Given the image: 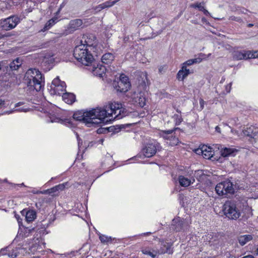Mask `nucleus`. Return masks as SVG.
Instances as JSON below:
<instances>
[{
  "mask_svg": "<svg viewBox=\"0 0 258 258\" xmlns=\"http://www.w3.org/2000/svg\"><path fill=\"white\" fill-rule=\"evenodd\" d=\"M161 148L160 143L156 141H150L147 143L143 148L142 152L146 157L150 158L153 157Z\"/></svg>",
  "mask_w": 258,
  "mask_h": 258,
  "instance_id": "10",
  "label": "nucleus"
},
{
  "mask_svg": "<svg viewBox=\"0 0 258 258\" xmlns=\"http://www.w3.org/2000/svg\"><path fill=\"white\" fill-rule=\"evenodd\" d=\"M94 53L97 55L96 52H93L92 50L86 48L83 44H79L75 47L73 55L82 64L89 66L94 60Z\"/></svg>",
  "mask_w": 258,
  "mask_h": 258,
  "instance_id": "3",
  "label": "nucleus"
},
{
  "mask_svg": "<svg viewBox=\"0 0 258 258\" xmlns=\"http://www.w3.org/2000/svg\"><path fill=\"white\" fill-rule=\"evenodd\" d=\"M25 81L28 87L40 91L44 85V77L37 69H30L26 72L24 76Z\"/></svg>",
  "mask_w": 258,
  "mask_h": 258,
  "instance_id": "2",
  "label": "nucleus"
},
{
  "mask_svg": "<svg viewBox=\"0 0 258 258\" xmlns=\"http://www.w3.org/2000/svg\"><path fill=\"white\" fill-rule=\"evenodd\" d=\"M106 70V68L104 66H98L96 68H95L93 72L96 76L102 77L103 75L105 73Z\"/></svg>",
  "mask_w": 258,
  "mask_h": 258,
  "instance_id": "31",
  "label": "nucleus"
},
{
  "mask_svg": "<svg viewBox=\"0 0 258 258\" xmlns=\"http://www.w3.org/2000/svg\"><path fill=\"white\" fill-rule=\"evenodd\" d=\"M58 21V17L56 16H55L49 20L45 23L44 27L41 29V31L44 32L47 30H48Z\"/></svg>",
  "mask_w": 258,
  "mask_h": 258,
  "instance_id": "24",
  "label": "nucleus"
},
{
  "mask_svg": "<svg viewBox=\"0 0 258 258\" xmlns=\"http://www.w3.org/2000/svg\"><path fill=\"white\" fill-rule=\"evenodd\" d=\"M223 212L225 215L231 220H236L241 216L240 210L234 203L231 202H226L224 204Z\"/></svg>",
  "mask_w": 258,
  "mask_h": 258,
  "instance_id": "7",
  "label": "nucleus"
},
{
  "mask_svg": "<svg viewBox=\"0 0 258 258\" xmlns=\"http://www.w3.org/2000/svg\"><path fill=\"white\" fill-rule=\"evenodd\" d=\"M197 154H201L203 157L206 159H210L214 155V152L212 149L207 146H203L201 148L196 150Z\"/></svg>",
  "mask_w": 258,
  "mask_h": 258,
  "instance_id": "14",
  "label": "nucleus"
},
{
  "mask_svg": "<svg viewBox=\"0 0 258 258\" xmlns=\"http://www.w3.org/2000/svg\"><path fill=\"white\" fill-rule=\"evenodd\" d=\"M51 89L53 93L56 95H62L66 91V86L64 82H61L58 78L54 79L51 85Z\"/></svg>",
  "mask_w": 258,
  "mask_h": 258,
  "instance_id": "13",
  "label": "nucleus"
},
{
  "mask_svg": "<svg viewBox=\"0 0 258 258\" xmlns=\"http://www.w3.org/2000/svg\"><path fill=\"white\" fill-rule=\"evenodd\" d=\"M240 213L241 220L242 221L247 220L253 215L251 208L248 206L246 204L245 205H243V208Z\"/></svg>",
  "mask_w": 258,
  "mask_h": 258,
  "instance_id": "18",
  "label": "nucleus"
},
{
  "mask_svg": "<svg viewBox=\"0 0 258 258\" xmlns=\"http://www.w3.org/2000/svg\"><path fill=\"white\" fill-rule=\"evenodd\" d=\"M256 253H257V254H258V247H257V248L256 249Z\"/></svg>",
  "mask_w": 258,
  "mask_h": 258,
  "instance_id": "57",
  "label": "nucleus"
},
{
  "mask_svg": "<svg viewBox=\"0 0 258 258\" xmlns=\"http://www.w3.org/2000/svg\"><path fill=\"white\" fill-rule=\"evenodd\" d=\"M21 22L20 17L17 15H12L7 18L0 20L1 28L5 31L15 28Z\"/></svg>",
  "mask_w": 258,
  "mask_h": 258,
  "instance_id": "6",
  "label": "nucleus"
},
{
  "mask_svg": "<svg viewBox=\"0 0 258 258\" xmlns=\"http://www.w3.org/2000/svg\"><path fill=\"white\" fill-rule=\"evenodd\" d=\"M216 193L220 196L226 197L234 192V184L227 179L218 183L215 187Z\"/></svg>",
  "mask_w": 258,
  "mask_h": 258,
  "instance_id": "5",
  "label": "nucleus"
},
{
  "mask_svg": "<svg viewBox=\"0 0 258 258\" xmlns=\"http://www.w3.org/2000/svg\"><path fill=\"white\" fill-rule=\"evenodd\" d=\"M177 128L174 127L173 130H160L159 133L160 137H162L166 140V143L170 146L177 145V138L175 136H173V132Z\"/></svg>",
  "mask_w": 258,
  "mask_h": 258,
  "instance_id": "11",
  "label": "nucleus"
},
{
  "mask_svg": "<svg viewBox=\"0 0 258 258\" xmlns=\"http://www.w3.org/2000/svg\"><path fill=\"white\" fill-rule=\"evenodd\" d=\"M215 130L218 133H221V129L218 126H216Z\"/></svg>",
  "mask_w": 258,
  "mask_h": 258,
  "instance_id": "47",
  "label": "nucleus"
},
{
  "mask_svg": "<svg viewBox=\"0 0 258 258\" xmlns=\"http://www.w3.org/2000/svg\"><path fill=\"white\" fill-rule=\"evenodd\" d=\"M204 242L210 245L216 244L217 241V236L216 234L213 232H210L203 237Z\"/></svg>",
  "mask_w": 258,
  "mask_h": 258,
  "instance_id": "22",
  "label": "nucleus"
},
{
  "mask_svg": "<svg viewBox=\"0 0 258 258\" xmlns=\"http://www.w3.org/2000/svg\"><path fill=\"white\" fill-rule=\"evenodd\" d=\"M4 37V35H3L1 32H0V39H2Z\"/></svg>",
  "mask_w": 258,
  "mask_h": 258,
  "instance_id": "51",
  "label": "nucleus"
},
{
  "mask_svg": "<svg viewBox=\"0 0 258 258\" xmlns=\"http://www.w3.org/2000/svg\"><path fill=\"white\" fill-rule=\"evenodd\" d=\"M178 182L181 186L183 187H187L192 183L190 179L188 178L184 177L182 175L178 176Z\"/></svg>",
  "mask_w": 258,
  "mask_h": 258,
  "instance_id": "30",
  "label": "nucleus"
},
{
  "mask_svg": "<svg viewBox=\"0 0 258 258\" xmlns=\"http://www.w3.org/2000/svg\"><path fill=\"white\" fill-rule=\"evenodd\" d=\"M56 188L57 189V191H62L66 188L69 186V183L68 182H63L62 183H60L58 185H55Z\"/></svg>",
  "mask_w": 258,
  "mask_h": 258,
  "instance_id": "36",
  "label": "nucleus"
},
{
  "mask_svg": "<svg viewBox=\"0 0 258 258\" xmlns=\"http://www.w3.org/2000/svg\"><path fill=\"white\" fill-rule=\"evenodd\" d=\"M242 258H254V257L252 255L249 254V255L244 256L242 257Z\"/></svg>",
  "mask_w": 258,
  "mask_h": 258,
  "instance_id": "46",
  "label": "nucleus"
},
{
  "mask_svg": "<svg viewBox=\"0 0 258 258\" xmlns=\"http://www.w3.org/2000/svg\"><path fill=\"white\" fill-rule=\"evenodd\" d=\"M248 55H249V59L258 58V50L250 51V54Z\"/></svg>",
  "mask_w": 258,
  "mask_h": 258,
  "instance_id": "40",
  "label": "nucleus"
},
{
  "mask_svg": "<svg viewBox=\"0 0 258 258\" xmlns=\"http://www.w3.org/2000/svg\"><path fill=\"white\" fill-rule=\"evenodd\" d=\"M168 250L169 247H166L165 249H161L160 250H152L151 251L148 248H143L141 251L144 254L149 255L152 258H155L157 254L167 252Z\"/></svg>",
  "mask_w": 258,
  "mask_h": 258,
  "instance_id": "16",
  "label": "nucleus"
},
{
  "mask_svg": "<svg viewBox=\"0 0 258 258\" xmlns=\"http://www.w3.org/2000/svg\"><path fill=\"white\" fill-rule=\"evenodd\" d=\"M33 258H40L39 256H34Z\"/></svg>",
  "mask_w": 258,
  "mask_h": 258,
  "instance_id": "54",
  "label": "nucleus"
},
{
  "mask_svg": "<svg viewBox=\"0 0 258 258\" xmlns=\"http://www.w3.org/2000/svg\"><path fill=\"white\" fill-rule=\"evenodd\" d=\"M176 218H174L173 219V222H174Z\"/></svg>",
  "mask_w": 258,
  "mask_h": 258,
  "instance_id": "58",
  "label": "nucleus"
},
{
  "mask_svg": "<svg viewBox=\"0 0 258 258\" xmlns=\"http://www.w3.org/2000/svg\"><path fill=\"white\" fill-rule=\"evenodd\" d=\"M207 55L200 53L197 58L189 59L181 64V67L178 71V80L181 79L183 81L189 75L194 73V69H191L190 66L195 63H200L203 60L207 59Z\"/></svg>",
  "mask_w": 258,
  "mask_h": 258,
  "instance_id": "4",
  "label": "nucleus"
},
{
  "mask_svg": "<svg viewBox=\"0 0 258 258\" xmlns=\"http://www.w3.org/2000/svg\"><path fill=\"white\" fill-rule=\"evenodd\" d=\"M171 176L172 177V180L175 184V187L174 190L172 192V193L174 192L176 190L177 183V169L175 167L170 173Z\"/></svg>",
  "mask_w": 258,
  "mask_h": 258,
  "instance_id": "34",
  "label": "nucleus"
},
{
  "mask_svg": "<svg viewBox=\"0 0 258 258\" xmlns=\"http://www.w3.org/2000/svg\"><path fill=\"white\" fill-rule=\"evenodd\" d=\"M97 38L93 34H84L81 38L80 44L85 45L86 48L92 50L93 52L97 49Z\"/></svg>",
  "mask_w": 258,
  "mask_h": 258,
  "instance_id": "9",
  "label": "nucleus"
},
{
  "mask_svg": "<svg viewBox=\"0 0 258 258\" xmlns=\"http://www.w3.org/2000/svg\"><path fill=\"white\" fill-rule=\"evenodd\" d=\"M122 128V127L118 125H112L108 128H99L98 130L97 133L100 134L105 133L106 131H107L108 132H112V133L115 134L118 133Z\"/></svg>",
  "mask_w": 258,
  "mask_h": 258,
  "instance_id": "23",
  "label": "nucleus"
},
{
  "mask_svg": "<svg viewBox=\"0 0 258 258\" xmlns=\"http://www.w3.org/2000/svg\"><path fill=\"white\" fill-rule=\"evenodd\" d=\"M231 20H235L236 21H237V22H241L242 21V20L240 18H235V17H234L233 18L232 17H231Z\"/></svg>",
  "mask_w": 258,
  "mask_h": 258,
  "instance_id": "45",
  "label": "nucleus"
},
{
  "mask_svg": "<svg viewBox=\"0 0 258 258\" xmlns=\"http://www.w3.org/2000/svg\"><path fill=\"white\" fill-rule=\"evenodd\" d=\"M114 56L111 53H106L103 54L101 57L102 62L103 63L108 64L111 63L114 60Z\"/></svg>",
  "mask_w": 258,
  "mask_h": 258,
  "instance_id": "28",
  "label": "nucleus"
},
{
  "mask_svg": "<svg viewBox=\"0 0 258 258\" xmlns=\"http://www.w3.org/2000/svg\"><path fill=\"white\" fill-rule=\"evenodd\" d=\"M9 256H12V257H16L17 256V254H11L10 255L9 253L8 254Z\"/></svg>",
  "mask_w": 258,
  "mask_h": 258,
  "instance_id": "48",
  "label": "nucleus"
},
{
  "mask_svg": "<svg viewBox=\"0 0 258 258\" xmlns=\"http://www.w3.org/2000/svg\"><path fill=\"white\" fill-rule=\"evenodd\" d=\"M253 26V25L252 24H249L248 25V27H252V26Z\"/></svg>",
  "mask_w": 258,
  "mask_h": 258,
  "instance_id": "52",
  "label": "nucleus"
},
{
  "mask_svg": "<svg viewBox=\"0 0 258 258\" xmlns=\"http://www.w3.org/2000/svg\"><path fill=\"white\" fill-rule=\"evenodd\" d=\"M191 7L194 8H197L199 11L203 12L204 14L206 16L210 15L209 12L205 9L204 3H200L193 4L191 5Z\"/></svg>",
  "mask_w": 258,
  "mask_h": 258,
  "instance_id": "33",
  "label": "nucleus"
},
{
  "mask_svg": "<svg viewBox=\"0 0 258 258\" xmlns=\"http://www.w3.org/2000/svg\"><path fill=\"white\" fill-rule=\"evenodd\" d=\"M23 215L25 214V219L28 222L33 221L36 218V213L34 210H30L26 211L23 210L22 211Z\"/></svg>",
  "mask_w": 258,
  "mask_h": 258,
  "instance_id": "25",
  "label": "nucleus"
},
{
  "mask_svg": "<svg viewBox=\"0 0 258 258\" xmlns=\"http://www.w3.org/2000/svg\"><path fill=\"white\" fill-rule=\"evenodd\" d=\"M238 150L233 147H225L221 150V154L224 157L235 156Z\"/></svg>",
  "mask_w": 258,
  "mask_h": 258,
  "instance_id": "20",
  "label": "nucleus"
},
{
  "mask_svg": "<svg viewBox=\"0 0 258 258\" xmlns=\"http://www.w3.org/2000/svg\"><path fill=\"white\" fill-rule=\"evenodd\" d=\"M5 105V101L0 98V107L4 106Z\"/></svg>",
  "mask_w": 258,
  "mask_h": 258,
  "instance_id": "44",
  "label": "nucleus"
},
{
  "mask_svg": "<svg viewBox=\"0 0 258 258\" xmlns=\"http://www.w3.org/2000/svg\"><path fill=\"white\" fill-rule=\"evenodd\" d=\"M49 118L51 122L60 123L69 126L73 125L72 119L71 118H61L51 114H50Z\"/></svg>",
  "mask_w": 258,
  "mask_h": 258,
  "instance_id": "15",
  "label": "nucleus"
},
{
  "mask_svg": "<svg viewBox=\"0 0 258 258\" xmlns=\"http://www.w3.org/2000/svg\"><path fill=\"white\" fill-rule=\"evenodd\" d=\"M199 103H200V110H202L204 108V105L205 104V101L202 98H201L199 99Z\"/></svg>",
  "mask_w": 258,
  "mask_h": 258,
  "instance_id": "42",
  "label": "nucleus"
},
{
  "mask_svg": "<svg viewBox=\"0 0 258 258\" xmlns=\"http://www.w3.org/2000/svg\"><path fill=\"white\" fill-rule=\"evenodd\" d=\"M147 101V98L144 92H140L137 97L135 98V102L141 107H144L146 105Z\"/></svg>",
  "mask_w": 258,
  "mask_h": 258,
  "instance_id": "21",
  "label": "nucleus"
},
{
  "mask_svg": "<svg viewBox=\"0 0 258 258\" xmlns=\"http://www.w3.org/2000/svg\"><path fill=\"white\" fill-rule=\"evenodd\" d=\"M21 66V63L19 60L18 58H17L13 61H12L10 64V67L11 69L13 70H17Z\"/></svg>",
  "mask_w": 258,
  "mask_h": 258,
  "instance_id": "35",
  "label": "nucleus"
},
{
  "mask_svg": "<svg viewBox=\"0 0 258 258\" xmlns=\"http://www.w3.org/2000/svg\"><path fill=\"white\" fill-rule=\"evenodd\" d=\"M167 67L166 65L161 66L159 68V72L160 73H163L165 72V70L167 69Z\"/></svg>",
  "mask_w": 258,
  "mask_h": 258,
  "instance_id": "41",
  "label": "nucleus"
},
{
  "mask_svg": "<svg viewBox=\"0 0 258 258\" xmlns=\"http://www.w3.org/2000/svg\"><path fill=\"white\" fill-rule=\"evenodd\" d=\"M131 87V84L129 78L124 74L120 75L119 80L114 83V87L117 92L120 93H126Z\"/></svg>",
  "mask_w": 258,
  "mask_h": 258,
  "instance_id": "8",
  "label": "nucleus"
},
{
  "mask_svg": "<svg viewBox=\"0 0 258 258\" xmlns=\"http://www.w3.org/2000/svg\"><path fill=\"white\" fill-rule=\"evenodd\" d=\"M250 50H243L242 51H235L233 53V57L235 60H242L249 59Z\"/></svg>",
  "mask_w": 258,
  "mask_h": 258,
  "instance_id": "19",
  "label": "nucleus"
},
{
  "mask_svg": "<svg viewBox=\"0 0 258 258\" xmlns=\"http://www.w3.org/2000/svg\"><path fill=\"white\" fill-rule=\"evenodd\" d=\"M211 55V53H209L208 55H207V58L209 57Z\"/></svg>",
  "mask_w": 258,
  "mask_h": 258,
  "instance_id": "53",
  "label": "nucleus"
},
{
  "mask_svg": "<svg viewBox=\"0 0 258 258\" xmlns=\"http://www.w3.org/2000/svg\"><path fill=\"white\" fill-rule=\"evenodd\" d=\"M234 132H235V131H234L233 129H231V132L234 133Z\"/></svg>",
  "mask_w": 258,
  "mask_h": 258,
  "instance_id": "55",
  "label": "nucleus"
},
{
  "mask_svg": "<svg viewBox=\"0 0 258 258\" xmlns=\"http://www.w3.org/2000/svg\"><path fill=\"white\" fill-rule=\"evenodd\" d=\"M23 104V103H21V102H19V103H18L16 104V107H18V106H20V104Z\"/></svg>",
  "mask_w": 258,
  "mask_h": 258,
  "instance_id": "49",
  "label": "nucleus"
},
{
  "mask_svg": "<svg viewBox=\"0 0 258 258\" xmlns=\"http://www.w3.org/2000/svg\"><path fill=\"white\" fill-rule=\"evenodd\" d=\"M62 100L68 104H72L76 100L75 95L71 93L66 92L62 95Z\"/></svg>",
  "mask_w": 258,
  "mask_h": 258,
  "instance_id": "26",
  "label": "nucleus"
},
{
  "mask_svg": "<svg viewBox=\"0 0 258 258\" xmlns=\"http://www.w3.org/2000/svg\"><path fill=\"white\" fill-rule=\"evenodd\" d=\"M116 1H106L101 5V8L102 9H104L105 8H109L112 7L116 3Z\"/></svg>",
  "mask_w": 258,
  "mask_h": 258,
  "instance_id": "37",
  "label": "nucleus"
},
{
  "mask_svg": "<svg viewBox=\"0 0 258 258\" xmlns=\"http://www.w3.org/2000/svg\"><path fill=\"white\" fill-rule=\"evenodd\" d=\"M224 81V79H222V80L221 81V83H222V82L223 81Z\"/></svg>",
  "mask_w": 258,
  "mask_h": 258,
  "instance_id": "56",
  "label": "nucleus"
},
{
  "mask_svg": "<svg viewBox=\"0 0 258 258\" xmlns=\"http://www.w3.org/2000/svg\"><path fill=\"white\" fill-rule=\"evenodd\" d=\"M178 122H180V119L179 118L178 119Z\"/></svg>",
  "mask_w": 258,
  "mask_h": 258,
  "instance_id": "60",
  "label": "nucleus"
},
{
  "mask_svg": "<svg viewBox=\"0 0 258 258\" xmlns=\"http://www.w3.org/2000/svg\"><path fill=\"white\" fill-rule=\"evenodd\" d=\"M83 25V21L81 19H75L71 20L68 25L67 30L70 33H73L78 30Z\"/></svg>",
  "mask_w": 258,
  "mask_h": 258,
  "instance_id": "17",
  "label": "nucleus"
},
{
  "mask_svg": "<svg viewBox=\"0 0 258 258\" xmlns=\"http://www.w3.org/2000/svg\"><path fill=\"white\" fill-rule=\"evenodd\" d=\"M177 128L174 127L173 130H160L159 133L160 137H162L166 140V143L170 146L177 145V138L175 136H173V132Z\"/></svg>",
  "mask_w": 258,
  "mask_h": 258,
  "instance_id": "12",
  "label": "nucleus"
},
{
  "mask_svg": "<svg viewBox=\"0 0 258 258\" xmlns=\"http://www.w3.org/2000/svg\"><path fill=\"white\" fill-rule=\"evenodd\" d=\"M99 239L101 242H107L110 240V237H108L105 235H101L99 236Z\"/></svg>",
  "mask_w": 258,
  "mask_h": 258,
  "instance_id": "39",
  "label": "nucleus"
},
{
  "mask_svg": "<svg viewBox=\"0 0 258 258\" xmlns=\"http://www.w3.org/2000/svg\"><path fill=\"white\" fill-rule=\"evenodd\" d=\"M56 191H57V188H56V186H54L49 189H48L47 190H46L45 191H44V192H42V193L43 194H54L55 192H56Z\"/></svg>",
  "mask_w": 258,
  "mask_h": 258,
  "instance_id": "38",
  "label": "nucleus"
},
{
  "mask_svg": "<svg viewBox=\"0 0 258 258\" xmlns=\"http://www.w3.org/2000/svg\"><path fill=\"white\" fill-rule=\"evenodd\" d=\"M256 130V128H255L254 126H250L244 130L243 133L246 136L249 137L250 138H254L257 134Z\"/></svg>",
  "mask_w": 258,
  "mask_h": 258,
  "instance_id": "29",
  "label": "nucleus"
},
{
  "mask_svg": "<svg viewBox=\"0 0 258 258\" xmlns=\"http://www.w3.org/2000/svg\"><path fill=\"white\" fill-rule=\"evenodd\" d=\"M126 111L123 104L118 102H111L104 108L97 107L89 111L81 110L75 111L73 118L85 123L92 122L93 119H98L100 122H107L113 118L120 119L126 115Z\"/></svg>",
  "mask_w": 258,
  "mask_h": 258,
  "instance_id": "1",
  "label": "nucleus"
},
{
  "mask_svg": "<svg viewBox=\"0 0 258 258\" xmlns=\"http://www.w3.org/2000/svg\"><path fill=\"white\" fill-rule=\"evenodd\" d=\"M20 110L26 112L27 111V109H24V108H22Z\"/></svg>",
  "mask_w": 258,
  "mask_h": 258,
  "instance_id": "50",
  "label": "nucleus"
},
{
  "mask_svg": "<svg viewBox=\"0 0 258 258\" xmlns=\"http://www.w3.org/2000/svg\"><path fill=\"white\" fill-rule=\"evenodd\" d=\"M232 83H230L229 84L225 86V90L227 93H228L230 92L231 88Z\"/></svg>",
  "mask_w": 258,
  "mask_h": 258,
  "instance_id": "43",
  "label": "nucleus"
},
{
  "mask_svg": "<svg viewBox=\"0 0 258 258\" xmlns=\"http://www.w3.org/2000/svg\"><path fill=\"white\" fill-rule=\"evenodd\" d=\"M31 231L32 229L28 227H23L19 229L18 233L19 234L20 236L25 238L29 236Z\"/></svg>",
  "mask_w": 258,
  "mask_h": 258,
  "instance_id": "32",
  "label": "nucleus"
},
{
  "mask_svg": "<svg viewBox=\"0 0 258 258\" xmlns=\"http://www.w3.org/2000/svg\"><path fill=\"white\" fill-rule=\"evenodd\" d=\"M179 170L181 171V170H182V169H179V168H178V171H179Z\"/></svg>",
  "mask_w": 258,
  "mask_h": 258,
  "instance_id": "59",
  "label": "nucleus"
},
{
  "mask_svg": "<svg viewBox=\"0 0 258 258\" xmlns=\"http://www.w3.org/2000/svg\"><path fill=\"white\" fill-rule=\"evenodd\" d=\"M253 236L250 234L239 235L238 238V241L240 245L243 246L248 242L251 241Z\"/></svg>",
  "mask_w": 258,
  "mask_h": 258,
  "instance_id": "27",
  "label": "nucleus"
}]
</instances>
